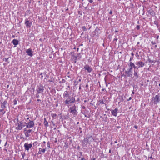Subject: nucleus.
<instances>
[{
    "label": "nucleus",
    "mask_w": 160,
    "mask_h": 160,
    "mask_svg": "<svg viewBox=\"0 0 160 160\" xmlns=\"http://www.w3.org/2000/svg\"><path fill=\"white\" fill-rule=\"evenodd\" d=\"M130 63L131 65H134V68H133L134 69H137V70H138L139 68L143 67L144 66V63L141 61H138L135 63L137 66H136L135 64L132 62H130Z\"/></svg>",
    "instance_id": "obj_1"
},
{
    "label": "nucleus",
    "mask_w": 160,
    "mask_h": 160,
    "mask_svg": "<svg viewBox=\"0 0 160 160\" xmlns=\"http://www.w3.org/2000/svg\"><path fill=\"white\" fill-rule=\"evenodd\" d=\"M129 67L128 70L125 71V73L127 74V77H131L132 75V69L134 68H134V66L133 65H131L129 62Z\"/></svg>",
    "instance_id": "obj_2"
},
{
    "label": "nucleus",
    "mask_w": 160,
    "mask_h": 160,
    "mask_svg": "<svg viewBox=\"0 0 160 160\" xmlns=\"http://www.w3.org/2000/svg\"><path fill=\"white\" fill-rule=\"evenodd\" d=\"M76 108V106L75 105H74L69 108L68 110L75 117L77 115L78 113Z\"/></svg>",
    "instance_id": "obj_3"
},
{
    "label": "nucleus",
    "mask_w": 160,
    "mask_h": 160,
    "mask_svg": "<svg viewBox=\"0 0 160 160\" xmlns=\"http://www.w3.org/2000/svg\"><path fill=\"white\" fill-rule=\"evenodd\" d=\"M76 102V100L74 97H72L70 98L69 100H65L64 101V104L67 106H68L70 104L75 103Z\"/></svg>",
    "instance_id": "obj_4"
},
{
    "label": "nucleus",
    "mask_w": 160,
    "mask_h": 160,
    "mask_svg": "<svg viewBox=\"0 0 160 160\" xmlns=\"http://www.w3.org/2000/svg\"><path fill=\"white\" fill-rule=\"evenodd\" d=\"M24 123L26 124V128H33L34 126L33 121L29 120L27 122H24Z\"/></svg>",
    "instance_id": "obj_5"
},
{
    "label": "nucleus",
    "mask_w": 160,
    "mask_h": 160,
    "mask_svg": "<svg viewBox=\"0 0 160 160\" xmlns=\"http://www.w3.org/2000/svg\"><path fill=\"white\" fill-rule=\"evenodd\" d=\"M44 88L40 84L37 87L36 91L37 94H40L43 92Z\"/></svg>",
    "instance_id": "obj_6"
},
{
    "label": "nucleus",
    "mask_w": 160,
    "mask_h": 160,
    "mask_svg": "<svg viewBox=\"0 0 160 160\" xmlns=\"http://www.w3.org/2000/svg\"><path fill=\"white\" fill-rule=\"evenodd\" d=\"M160 96L159 95H156L155 97L152 98V101L155 104L158 103L160 101Z\"/></svg>",
    "instance_id": "obj_7"
},
{
    "label": "nucleus",
    "mask_w": 160,
    "mask_h": 160,
    "mask_svg": "<svg viewBox=\"0 0 160 160\" xmlns=\"http://www.w3.org/2000/svg\"><path fill=\"white\" fill-rule=\"evenodd\" d=\"M63 97L65 100L66 99H70V95L67 90L64 92L63 94Z\"/></svg>",
    "instance_id": "obj_8"
},
{
    "label": "nucleus",
    "mask_w": 160,
    "mask_h": 160,
    "mask_svg": "<svg viewBox=\"0 0 160 160\" xmlns=\"http://www.w3.org/2000/svg\"><path fill=\"white\" fill-rule=\"evenodd\" d=\"M32 143L28 144L27 143H25L24 145L25 150L26 151H28L32 147Z\"/></svg>",
    "instance_id": "obj_9"
},
{
    "label": "nucleus",
    "mask_w": 160,
    "mask_h": 160,
    "mask_svg": "<svg viewBox=\"0 0 160 160\" xmlns=\"http://www.w3.org/2000/svg\"><path fill=\"white\" fill-rule=\"evenodd\" d=\"M25 24L27 28H29L31 27L32 25V22L28 20L27 19H26L25 20Z\"/></svg>",
    "instance_id": "obj_10"
},
{
    "label": "nucleus",
    "mask_w": 160,
    "mask_h": 160,
    "mask_svg": "<svg viewBox=\"0 0 160 160\" xmlns=\"http://www.w3.org/2000/svg\"><path fill=\"white\" fill-rule=\"evenodd\" d=\"M84 69L87 70L88 73L91 72L92 70V68L90 67L88 64L85 65L84 67Z\"/></svg>",
    "instance_id": "obj_11"
},
{
    "label": "nucleus",
    "mask_w": 160,
    "mask_h": 160,
    "mask_svg": "<svg viewBox=\"0 0 160 160\" xmlns=\"http://www.w3.org/2000/svg\"><path fill=\"white\" fill-rule=\"evenodd\" d=\"M85 138L88 142H93L94 140L92 138V136L90 135H87Z\"/></svg>",
    "instance_id": "obj_12"
},
{
    "label": "nucleus",
    "mask_w": 160,
    "mask_h": 160,
    "mask_svg": "<svg viewBox=\"0 0 160 160\" xmlns=\"http://www.w3.org/2000/svg\"><path fill=\"white\" fill-rule=\"evenodd\" d=\"M88 142V141H87L86 138H84V139L82 141V147H87Z\"/></svg>",
    "instance_id": "obj_13"
},
{
    "label": "nucleus",
    "mask_w": 160,
    "mask_h": 160,
    "mask_svg": "<svg viewBox=\"0 0 160 160\" xmlns=\"http://www.w3.org/2000/svg\"><path fill=\"white\" fill-rule=\"evenodd\" d=\"M134 76L133 77V78H135V79H137L139 78V76L138 75V74L139 70H137V69H134Z\"/></svg>",
    "instance_id": "obj_14"
},
{
    "label": "nucleus",
    "mask_w": 160,
    "mask_h": 160,
    "mask_svg": "<svg viewBox=\"0 0 160 160\" xmlns=\"http://www.w3.org/2000/svg\"><path fill=\"white\" fill-rule=\"evenodd\" d=\"M17 124L18 126L16 127V129L18 130H21L22 129V121H18Z\"/></svg>",
    "instance_id": "obj_15"
},
{
    "label": "nucleus",
    "mask_w": 160,
    "mask_h": 160,
    "mask_svg": "<svg viewBox=\"0 0 160 160\" xmlns=\"http://www.w3.org/2000/svg\"><path fill=\"white\" fill-rule=\"evenodd\" d=\"M111 112L112 114L114 116L116 117L117 116V114L118 111V108H116L114 110H111Z\"/></svg>",
    "instance_id": "obj_16"
},
{
    "label": "nucleus",
    "mask_w": 160,
    "mask_h": 160,
    "mask_svg": "<svg viewBox=\"0 0 160 160\" xmlns=\"http://www.w3.org/2000/svg\"><path fill=\"white\" fill-rule=\"evenodd\" d=\"M26 52L28 55L30 57H32L33 56L32 50L31 48H29L27 49L26 51Z\"/></svg>",
    "instance_id": "obj_17"
},
{
    "label": "nucleus",
    "mask_w": 160,
    "mask_h": 160,
    "mask_svg": "<svg viewBox=\"0 0 160 160\" xmlns=\"http://www.w3.org/2000/svg\"><path fill=\"white\" fill-rule=\"evenodd\" d=\"M7 103V100H5L3 102H1V108L2 109H4L7 107L6 105Z\"/></svg>",
    "instance_id": "obj_18"
},
{
    "label": "nucleus",
    "mask_w": 160,
    "mask_h": 160,
    "mask_svg": "<svg viewBox=\"0 0 160 160\" xmlns=\"http://www.w3.org/2000/svg\"><path fill=\"white\" fill-rule=\"evenodd\" d=\"M46 150V147H45L44 149H42L41 148H40L39 149V151L38 152V154H41V152H43V153H44L45 152Z\"/></svg>",
    "instance_id": "obj_19"
},
{
    "label": "nucleus",
    "mask_w": 160,
    "mask_h": 160,
    "mask_svg": "<svg viewBox=\"0 0 160 160\" xmlns=\"http://www.w3.org/2000/svg\"><path fill=\"white\" fill-rule=\"evenodd\" d=\"M12 43L15 45L14 47H16V46L18 44V41L16 39H14L12 40Z\"/></svg>",
    "instance_id": "obj_20"
},
{
    "label": "nucleus",
    "mask_w": 160,
    "mask_h": 160,
    "mask_svg": "<svg viewBox=\"0 0 160 160\" xmlns=\"http://www.w3.org/2000/svg\"><path fill=\"white\" fill-rule=\"evenodd\" d=\"M72 52H71V58L72 59H74V62L76 63L77 62V56H76L73 54H72Z\"/></svg>",
    "instance_id": "obj_21"
},
{
    "label": "nucleus",
    "mask_w": 160,
    "mask_h": 160,
    "mask_svg": "<svg viewBox=\"0 0 160 160\" xmlns=\"http://www.w3.org/2000/svg\"><path fill=\"white\" fill-rule=\"evenodd\" d=\"M43 123L46 127H47L49 126L48 122L47 121L46 119L45 118H44V122Z\"/></svg>",
    "instance_id": "obj_22"
},
{
    "label": "nucleus",
    "mask_w": 160,
    "mask_h": 160,
    "mask_svg": "<svg viewBox=\"0 0 160 160\" xmlns=\"http://www.w3.org/2000/svg\"><path fill=\"white\" fill-rule=\"evenodd\" d=\"M131 54L132 56L130 58V59L129 60L130 62H132L131 61L133 60V58L134 56V54L132 52L131 53Z\"/></svg>",
    "instance_id": "obj_23"
},
{
    "label": "nucleus",
    "mask_w": 160,
    "mask_h": 160,
    "mask_svg": "<svg viewBox=\"0 0 160 160\" xmlns=\"http://www.w3.org/2000/svg\"><path fill=\"white\" fill-rule=\"evenodd\" d=\"M148 13L151 15L153 16L154 15V11L152 10H150L148 11Z\"/></svg>",
    "instance_id": "obj_24"
},
{
    "label": "nucleus",
    "mask_w": 160,
    "mask_h": 160,
    "mask_svg": "<svg viewBox=\"0 0 160 160\" xmlns=\"http://www.w3.org/2000/svg\"><path fill=\"white\" fill-rule=\"evenodd\" d=\"M108 119V117L107 116H106L105 117L102 118V120L103 121H104V122H106L107 121Z\"/></svg>",
    "instance_id": "obj_25"
},
{
    "label": "nucleus",
    "mask_w": 160,
    "mask_h": 160,
    "mask_svg": "<svg viewBox=\"0 0 160 160\" xmlns=\"http://www.w3.org/2000/svg\"><path fill=\"white\" fill-rule=\"evenodd\" d=\"M148 61L151 63H154L156 61H153L151 60L149 58H148Z\"/></svg>",
    "instance_id": "obj_26"
},
{
    "label": "nucleus",
    "mask_w": 160,
    "mask_h": 160,
    "mask_svg": "<svg viewBox=\"0 0 160 160\" xmlns=\"http://www.w3.org/2000/svg\"><path fill=\"white\" fill-rule=\"evenodd\" d=\"M77 59H80L82 58V56L81 55L80 53H77Z\"/></svg>",
    "instance_id": "obj_27"
},
{
    "label": "nucleus",
    "mask_w": 160,
    "mask_h": 160,
    "mask_svg": "<svg viewBox=\"0 0 160 160\" xmlns=\"http://www.w3.org/2000/svg\"><path fill=\"white\" fill-rule=\"evenodd\" d=\"M99 102L100 104H104V101L103 99H101L99 101Z\"/></svg>",
    "instance_id": "obj_28"
},
{
    "label": "nucleus",
    "mask_w": 160,
    "mask_h": 160,
    "mask_svg": "<svg viewBox=\"0 0 160 160\" xmlns=\"http://www.w3.org/2000/svg\"><path fill=\"white\" fill-rule=\"evenodd\" d=\"M68 143L67 142H65V145H64V147L67 148H68Z\"/></svg>",
    "instance_id": "obj_29"
},
{
    "label": "nucleus",
    "mask_w": 160,
    "mask_h": 160,
    "mask_svg": "<svg viewBox=\"0 0 160 160\" xmlns=\"http://www.w3.org/2000/svg\"><path fill=\"white\" fill-rule=\"evenodd\" d=\"M57 114L56 113H52L51 114V116L52 118H54L57 116Z\"/></svg>",
    "instance_id": "obj_30"
},
{
    "label": "nucleus",
    "mask_w": 160,
    "mask_h": 160,
    "mask_svg": "<svg viewBox=\"0 0 160 160\" xmlns=\"http://www.w3.org/2000/svg\"><path fill=\"white\" fill-rule=\"evenodd\" d=\"M1 113L2 115H3L5 114V111H4V109H2V111H1Z\"/></svg>",
    "instance_id": "obj_31"
},
{
    "label": "nucleus",
    "mask_w": 160,
    "mask_h": 160,
    "mask_svg": "<svg viewBox=\"0 0 160 160\" xmlns=\"http://www.w3.org/2000/svg\"><path fill=\"white\" fill-rule=\"evenodd\" d=\"M25 135L26 137H29L30 135L29 134V133H28L27 132H26L25 133Z\"/></svg>",
    "instance_id": "obj_32"
},
{
    "label": "nucleus",
    "mask_w": 160,
    "mask_h": 160,
    "mask_svg": "<svg viewBox=\"0 0 160 160\" xmlns=\"http://www.w3.org/2000/svg\"><path fill=\"white\" fill-rule=\"evenodd\" d=\"M38 142L37 141H35L33 143V145L34 146H36L37 145Z\"/></svg>",
    "instance_id": "obj_33"
},
{
    "label": "nucleus",
    "mask_w": 160,
    "mask_h": 160,
    "mask_svg": "<svg viewBox=\"0 0 160 160\" xmlns=\"http://www.w3.org/2000/svg\"><path fill=\"white\" fill-rule=\"evenodd\" d=\"M66 80L64 79H62V80L60 81L59 83H64L65 82Z\"/></svg>",
    "instance_id": "obj_34"
},
{
    "label": "nucleus",
    "mask_w": 160,
    "mask_h": 160,
    "mask_svg": "<svg viewBox=\"0 0 160 160\" xmlns=\"http://www.w3.org/2000/svg\"><path fill=\"white\" fill-rule=\"evenodd\" d=\"M82 29L84 31H87V29L85 26L82 27Z\"/></svg>",
    "instance_id": "obj_35"
},
{
    "label": "nucleus",
    "mask_w": 160,
    "mask_h": 160,
    "mask_svg": "<svg viewBox=\"0 0 160 160\" xmlns=\"http://www.w3.org/2000/svg\"><path fill=\"white\" fill-rule=\"evenodd\" d=\"M54 80L53 78H51L50 79L48 80V81L51 82H53Z\"/></svg>",
    "instance_id": "obj_36"
},
{
    "label": "nucleus",
    "mask_w": 160,
    "mask_h": 160,
    "mask_svg": "<svg viewBox=\"0 0 160 160\" xmlns=\"http://www.w3.org/2000/svg\"><path fill=\"white\" fill-rule=\"evenodd\" d=\"M74 85L75 86L77 85L78 84V81H77L75 80L74 81Z\"/></svg>",
    "instance_id": "obj_37"
},
{
    "label": "nucleus",
    "mask_w": 160,
    "mask_h": 160,
    "mask_svg": "<svg viewBox=\"0 0 160 160\" xmlns=\"http://www.w3.org/2000/svg\"><path fill=\"white\" fill-rule=\"evenodd\" d=\"M13 103H14V105H16L17 103V100L16 99H14L13 101Z\"/></svg>",
    "instance_id": "obj_38"
},
{
    "label": "nucleus",
    "mask_w": 160,
    "mask_h": 160,
    "mask_svg": "<svg viewBox=\"0 0 160 160\" xmlns=\"http://www.w3.org/2000/svg\"><path fill=\"white\" fill-rule=\"evenodd\" d=\"M32 129H28L27 130V131L26 132H27L28 133H30L32 131Z\"/></svg>",
    "instance_id": "obj_39"
},
{
    "label": "nucleus",
    "mask_w": 160,
    "mask_h": 160,
    "mask_svg": "<svg viewBox=\"0 0 160 160\" xmlns=\"http://www.w3.org/2000/svg\"><path fill=\"white\" fill-rule=\"evenodd\" d=\"M26 154L25 153H23L22 154V158L24 159V157L25 156Z\"/></svg>",
    "instance_id": "obj_40"
},
{
    "label": "nucleus",
    "mask_w": 160,
    "mask_h": 160,
    "mask_svg": "<svg viewBox=\"0 0 160 160\" xmlns=\"http://www.w3.org/2000/svg\"><path fill=\"white\" fill-rule=\"evenodd\" d=\"M78 129L79 131H80V133H81L82 132V131L81 130L82 128L80 127H79L78 128Z\"/></svg>",
    "instance_id": "obj_41"
},
{
    "label": "nucleus",
    "mask_w": 160,
    "mask_h": 160,
    "mask_svg": "<svg viewBox=\"0 0 160 160\" xmlns=\"http://www.w3.org/2000/svg\"><path fill=\"white\" fill-rule=\"evenodd\" d=\"M9 58H4V60L5 61V62H8V59Z\"/></svg>",
    "instance_id": "obj_42"
},
{
    "label": "nucleus",
    "mask_w": 160,
    "mask_h": 160,
    "mask_svg": "<svg viewBox=\"0 0 160 160\" xmlns=\"http://www.w3.org/2000/svg\"><path fill=\"white\" fill-rule=\"evenodd\" d=\"M137 30H139L140 29V26L139 25H137L136 27Z\"/></svg>",
    "instance_id": "obj_43"
},
{
    "label": "nucleus",
    "mask_w": 160,
    "mask_h": 160,
    "mask_svg": "<svg viewBox=\"0 0 160 160\" xmlns=\"http://www.w3.org/2000/svg\"><path fill=\"white\" fill-rule=\"evenodd\" d=\"M79 158H81V160H86L84 157H79Z\"/></svg>",
    "instance_id": "obj_44"
},
{
    "label": "nucleus",
    "mask_w": 160,
    "mask_h": 160,
    "mask_svg": "<svg viewBox=\"0 0 160 160\" xmlns=\"http://www.w3.org/2000/svg\"><path fill=\"white\" fill-rule=\"evenodd\" d=\"M80 101V98H78L76 100V102H79Z\"/></svg>",
    "instance_id": "obj_45"
},
{
    "label": "nucleus",
    "mask_w": 160,
    "mask_h": 160,
    "mask_svg": "<svg viewBox=\"0 0 160 160\" xmlns=\"http://www.w3.org/2000/svg\"><path fill=\"white\" fill-rule=\"evenodd\" d=\"M39 94H36V97L37 98H38L39 97V95H38Z\"/></svg>",
    "instance_id": "obj_46"
},
{
    "label": "nucleus",
    "mask_w": 160,
    "mask_h": 160,
    "mask_svg": "<svg viewBox=\"0 0 160 160\" xmlns=\"http://www.w3.org/2000/svg\"><path fill=\"white\" fill-rule=\"evenodd\" d=\"M26 126V124L24 123V122L22 124V128L25 126Z\"/></svg>",
    "instance_id": "obj_47"
},
{
    "label": "nucleus",
    "mask_w": 160,
    "mask_h": 160,
    "mask_svg": "<svg viewBox=\"0 0 160 160\" xmlns=\"http://www.w3.org/2000/svg\"><path fill=\"white\" fill-rule=\"evenodd\" d=\"M154 24L155 25L158 24L157 22L156 21H155L154 22Z\"/></svg>",
    "instance_id": "obj_48"
},
{
    "label": "nucleus",
    "mask_w": 160,
    "mask_h": 160,
    "mask_svg": "<svg viewBox=\"0 0 160 160\" xmlns=\"http://www.w3.org/2000/svg\"><path fill=\"white\" fill-rule=\"evenodd\" d=\"M48 148H49L50 147V143L49 142H48Z\"/></svg>",
    "instance_id": "obj_49"
},
{
    "label": "nucleus",
    "mask_w": 160,
    "mask_h": 160,
    "mask_svg": "<svg viewBox=\"0 0 160 160\" xmlns=\"http://www.w3.org/2000/svg\"><path fill=\"white\" fill-rule=\"evenodd\" d=\"M43 74L44 75V76H46V77L48 76V75L46 74V73L43 72Z\"/></svg>",
    "instance_id": "obj_50"
},
{
    "label": "nucleus",
    "mask_w": 160,
    "mask_h": 160,
    "mask_svg": "<svg viewBox=\"0 0 160 160\" xmlns=\"http://www.w3.org/2000/svg\"><path fill=\"white\" fill-rule=\"evenodd\" d=\"M40 75L41 76V79H42V78L43 77V76L42 75V73H41Z\"/></svg>",
    "instance_id": "obj_51"
},
{
    "label": "nucleus",
    "mask_w": 160,
    "mask_h": 160,
    "mask_svg": "<svg viewBox=\"0 0 160 160\" xmlns=\"http://www.w3.org/2000/svg\"><path fill=\"white\" fill-rule=\"evenodd\" d=\"M151 43H152V44H153V45H154V44H156V43H155V42H153V41H152V42H151Z\"/></svg>",
    "instance_id": "obj_52"
},
{
    "label": "nucleus",
    "mask_w": 160,
    "mask_h": 160,
    "mask_svg": "<svg viewBox=\"0 0 160 160\" xmlns=\"http://www.w3.org/2000/svg\"><path fill=\"white\" fill-rule=\"evenodd\" d=\"M41 147H45V144H43V145H41Z\"/></svg>",
    "instance_id": "obj_53"
},
{
    "label": "nucleus",
    "mask_w": 160,
    "mask_h": 160,
    "mask_svg": "<svg viewBox=\"0 0 160 160\" xmlns=\"http://www.w3.org/2000/svg\"><path fill=\"white\" fill-rule=\"evenodd\" d=\"M132 98L131 97H130V98H129L127 100V101H130L132 99Z\"/></svg>",
    "instance_id": "obj_54"
},
{
    "label": "nucleus",
    "mask_w": 160,
    "mask_h": 160,
    "mask_svg": "<svg viewBox=\"0 0 160 160\" xmlns=\"http://www.w3.org/2000/svg\"><path fill=\"white\" fill-rule=\"evenodd\" d=\"M96 160V158L93 157L92 158L91 160Z\"/></svg>",
    "instance_id": "obj_55"
},
{
    "label": "nucleus",
    "mask_w": 160,
    "mask_h": 160,
    "mask_svg": "<svg viewBox=\"0 0 160 160\" xmlns=\"http://www.w3.org/2000/svg\"><path fill=\"white\" fill-rule=\"evenodd\" d=\"M89 2L90 3H92L93 2V0H89Z\"/></svg>",
    "instance_id": "obj_56"
},
{
    "label": "nucleus",
    "mask_w": 160,
    "mask_h": 160,
    "mask_svg": "<svg viewBox=\"0 0 160 160\" xmlns=\"http://www.w3.org/2000/svg\"><path fill=\"white\" fill-rule=\"evenodd\" d=\"M81 79L80 78H79V79H78V82H81Z\"/></svg>",
    "instance_id": "obj_57"
},
{
    "label": "nucleus",
    "mask_w": 160,
    "mask_h": 160,
    "mask_svg": "<svg viewBox=\"0 0 160 160\" xmlns=\"http://www.w3.org/2000/svg\"><path fill=\"white\" fill-rule=\"evenodd\" d=\"M112 11H111L109 12V14H112Z\"/></svg>",
    "instance_id": "obj_58"
},
{
    "label": "nucleus",
    "mask_w": 160,
    "mask_h": 160,
    "mask_svg": "<svg viewBox=\"0 0 160 160\" xmlns=\"http://www.w3.org/2000/svg\"><path fill=\"white\" fill-rule=\"evenodd\" d=\"M134 127L136 129L138 128V126H136V125H135L134 126Z\"/></svg>",
    "instance_id": "obj_59"
},
{
    "label": "nucleus",
    "mask_w": 160,
    "mask_h": 160,
    "mask_svg": "<svg viewBox=\"0 0 160 160\" xmlns=\"http://www.w3.org/2000/svg\"><path fill=\"white\" fill-rule=\"evenodd\" d=\"M118 40V39L117 38H114L113 40V41H117Z\"/></svg>",
    "instance_id": "obj_60"
},
{
    "label": "nucleus",
    "mask_w": 160,
    "mask_h": 160,
    "mask_svg": "<svg viewBox=\"0 0 160 160\" xmlns=\"http://www.w3.org/2000/svg\"><path fill=\"white\" fill-rule=\"evenodd\" d=\"M82 108L83 109H85L86 108V107L85 106H82Z\"/></svg>",
    "instance_id": "obj_61"
},
{
    "label": "nucleus",
    "mask_w": 160,
    "mask_h": 160,
    "mask_svg": "<svg viewBox=\"0 0 160 160\" xmlns=\"http://www.w3.org/2000/svg\"><path fill=\"white\" fill-rule=\"evenodd\" d=\"M79 153H80V155H81V156L82 155V152H79Z\"/></svg>",
    "instance_id": "obj_62"
},
{
    "label": "nucleus",
    "mask_w": 160,
    "mask_h": 160,
    "mask_svg": "<svg viewBox=\"0 0 160 160\" xmlns=\"http://www.w3.org/2000/svg\"><path fill=\"white\" fill-rule=\"evenodd\" d=\"M137 55L138 56H139V55H138V52H137L136 53V56L137 57Z\"/></svg>",
    "instance_id": "obj_63"
},
{
    "label": "nucleus",
    "mask_w": 160,
    "mask_h": 160,
    "mask_svg": "<svg viewBox=\"0 0 160 160\" xmlns=\"http://www.w3.org/2000/svg\"><path fill=\"white\" fill-rule=\"evenodd\" d=\"M77 148V149L78 150L80 148V147L79 146H78Z\"/></svg>",
    "instance_id": "obj_64"
}]
</instances>
